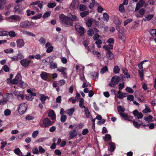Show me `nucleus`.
I'll return each mask as SVG.
<instances>
[{"mask_svg": "<svg viewBox=\"0 0 156 156\" xmlns=\"http://www.w3.org/2000/svg\"><path fill=\"white\" fill-rule=\"evenodd\" d=\"M41 78H48L51 77L50 74H48L45 72H42L41 74Z\"/></svg>", "mask_w": 156, "mask_h": 156, "instance_id": "412c9836", "label": "nucleus"}, {"mask_svg": "<svg viewBox=\"0 0 156 156\" xmlns=\"http://www.w3.org/2000/svg\"><path fill=\"white\" fill-rule=\"evenodd\" d=\"M51 13V11L47 12L43 15V17L44 18H46L50 16Z\"/></svg>", "mask_w": 156, "mask_h": 156, "instance_id": "e433bc0d", "label": "nucleus"}, {"mask_svg": "<svg viewBox=\"0 0 156 156\" xmlns=\"http://www.w3.org/2000/svg\"><path fill=\"white\" fill-rule=\"evenodd\" d=\"M145 12L146 10L144 8L141 9L139 11V14L143 17V16L144 14L145 13Z\"/></svg>", "mask_w": 156, "mask_h": 156, "instance_id": "58836bf2", "label": "nucleus"}, {"mask_svg": "<svg viewBox=\"0 0 156 156\" xmlns=\"http://www.w3.org/2000/svg\"><path fill=\"white\" fill-rule=\"evenodd\" d=\"M153 15H148L146 17H145L144 19V21H148L151 20L153 17Z\"/></svg>", "mask_w": 156, "mask_h": 156, "instance_id": "bb28decb", "label": "nucleus"}, {"mask_svg": "<svg viewBox=\"0 0 156 156\" xmlns=\"http://www.w3.org/2000/svg\"><path fill=\"white\" fill-rule=\"evenodd\" d=\"M4 112V115L6 116L9 115L11 113V111L8 109L5 110Z\"/></svg>", "mask_w": 156, "mask_h": 156, "instance_id": "c9c22d12", "label": "nucleus"}, {"mask_svg": "<svg viewBox=\"0 0 156 156\" xmlns=\"http://www.w3.org/2000/svg\"><path fill=\"white\" fill-rule=\"evenodd\" d=\"M92 3H91L89 6V8L90 9L92 8L94 5V4L95 3V0H91Z\"/></svg>", "mask_w": 156, "mask_h": 156, "instance_id": "0e129e2a", "label": "nucleus"}, {"mask_svg": "<svg viewBox=\"0 0 156 156\" xmlns=\"http://www.w3.org/2000/svg\"><path fill=\"white\" fill-rule=\"evenodd\" d=\"M89 12L87 11H83L80 13V15L82 17H84L88 15Z\"/></svg>", "mask_w": 156, "mask_h": 156, "instance_id": "72a5a7b5", "label": "nucleus"}, {"mask_svg": "<svg viewBox=\"0 0 156 156\" xmlns=\"http://www.w3.org/2000/svg\"><path fill=\"white\" fill-rule=\"evenodd\" d=\"M121 79H112L110 82L108 84V86L111 87H114L117 84Z\"/></svg>", "mask_w": 156, "mask_h": 156, "instance_id": "423d86ee", "label": "nucleus"}, {"mask_svg": "<svg viewBox=\"0 0 156 156\" xmlns=\"http://www.w3.org/2000/svg\"><path fill=\"white\" fill-rule=\"evenodd\" d=\"M39 41L40 43L44 44L46 42V40L43 37H41L39 40Z\"/></svg>", "mask_w": 156, "mask_h": 156, "instance_id": "69168bd1", "label": "nucleus"}, {"mask_svg": "<svg viewBox=\"0 0 156 156\" xmlns=\"http://www.w3.org/2000/svg\"><path fill=\"white\" fill-rule=\"evenodd\" d=\"M116 29L120 33H122L123 32V28L121 27L117 26Z\"/></svg>", "mask_w": 156, "mask_h": 156, "instance_id": "49530a36", "label": "nucleus"}, {"mask_svg": "<svg viewBox=\"0 0 156 156\" xmlns=\"http://www.w3.org/2000/svg\"><path fill=\"white\" fill-rule=\"evenodd\" d=\"M92 23V21L91 19H88L87 22L86 23V25L88 27H90L91 26Z\"/></svg>", "mask_w": 156, "mask_h": 156, "instance_id": "13d9d810", "label": "nucleus"}, {"mask_svg": "<svg viewBox=\"0 0 156 156\" xmlns=\"http://www.w3.org/2000/svg\"><path fill=\"white\" fill-rule=\"evenodd\" d=\"M119 114L121 115L125 120L132 121L133 119L132 116L128 115L126 113H120Z\"/></svg>", "mask_w": 156, "mask_h": 156, "instance_id": "6e6552de", "label": "nucleus"}, {"mask_svg": "<svg viewBox=\"0 0 156 156\" xmlns=\"http://www.w3.org/2000/svg\"><path fill=\"white\" fill-rule=\"evenodd\" d=\"M119 37L120 39L122 40L123 41H124L125 39V37L124 36H122V33H120L119 35Z\"/></svg>", "mask_w": 156, "mask_h": 156, "instance_id": "774afa93", "label": "nucleus"}, {"mask_svg": "<svg viewBox=\"0 0 156 156\" xmlns=\"http://www.w3.org/2000/svg\"><path fill=\"white\" fill-rule=\"evenodd\" d=\"M48 6L50 8H53L55 7L56 5V4L55 3H49L48 4Z\"/></svg>", "mask_w": 156, "mask_h": 156, "instance_id": "3c124183", "label": "nucleus"}, {"mask_svg": "<svg viewBox=\"0 0 156 156\" xmlns=\"http://www.w3.org/2000/svg\"><path fill=\"white\" fill-rule=\"evenodd\" d=\"M51 124V122L48 118H45L43 121V124H41L40 126L42 127H47Z\"/></svg>", "mask_w": 156, "mask_h": 156, "instance_id": "7ed1b4c3", "label": "nucleus"}, {"mask_svg": "<svg viewBox=\"0 0 156 156\" xmlns=\"http://www.w3.org/2000/svg\"><path fill=\"white\" fill-rule=\"evenodd\" d=\"M104 140L105 141L108 142L111 140V136L108 134H106L104 137Z\"/></svg>", "mask_w": 156, "mask_h": 156, "instance_id": "c85d7f7f", "label": "nucleus"}, {"mask_svg": "<svg viewBox=\"0 0 156 156\" xmlns=\"http://www.w3.org/2000/svg\"><path fill=\"white\" fill-rule=\"evenodd\" d=\"M77 134V133L76 130H73L70 132L69 137L71 139H73L76 136Z\"/></svg>", "mask_w": 156, "mask_h": 156, "instance_id": "a211bd4d", "label": "nucleus"}, {"mask_svg": "<svg viewBox=\"0 0 156 156\" xmlns=\"http://www.w3.org/2000/svg\"><path fill=\"white\" fill-rule=\"evenodd\" d=\"M127 93H124L122 92L120 90L118 91L117 97V98L119 99H122L124 97H126L127 95Z\"/></svg>", "mask_w": 156, "mask_h": 156, "instance_id": "f8f14e48", "label": "nucleus"}, {"mask_svg": "<svg viewBox=\"0 0 156 156\" xmlns=\"http://www.w3.org/2000/svg\"><path fill=\"white\" fill-rule=\"evenodd\" d=\"M18 85L20 87L24 88L28 86L27 84L22 80H20Z\"/></svg>", "mask_w": 156, "mask_h": 156, "instance_id": "dca6fc26", "label": "nucleus"}, {"mask_svg": "<svg viewBox=\"0 0 156 156\" xmlns=\"http://www.w3.org/2000/svg\"><path fill=\"white\" fill-rule=\"evenodd\" d=\"M79 4V2L78 0H73L70 5V9L72 10L77 9L78 8Z\"/></svg>", "mask_w": 156, "mask_h": 156, "instance_id": "f03ea898", "label": "nucleus"}, {"mask_svg": "<svg viewBox=\"0 0 156 156\" xmlns=\"http://www.w3.org/2000/svg\"><path fill=\"white\" fill-rule=\"evenodd\" d=\"M75 28L76 30L79 33L81 34V36H82L84 33V28L80 26L77 24H76L75 25Z\"/></svg>", "mask_w": 156, "mask_h": 156, "instance_id": "0eeeda50", "label": "nucleus"}, {"mask_svg": "<svg viewBox=\"0 0 156 156\" xmlns=\"http://www.w3.org/2000/svg\"><path fill=\"white\" fill-rule=\"evenodd\" d=\"M32 152L34 154H38L39 153L37 147L32 149Z\"/></svg>", "mask_w": 156, "mask_h": 156, "instance_id": "e2e57ef3", "label": "nucleus"}, {"mask_svg": "<svg viewBox=\"0 0 156 156\" xmlns=\"http://www.w3.org/2000/svg\"><path fill=\"white\" fill-rule=\"evenodd\" d=\"M117 109L119 112L120 111L122 112H124L125 110V109L121 105L119 106Z\"/></svg>", "mask_w": 156, "mask_h": 156, "instance_id": "a18cd8bd", "label": "nucleus"}, {"mask_svg": "<svg viewBox=\"0 0 156 156\" xmlns=\"http://www.w3.org/2000/svg\"><path fill=\"white\" fill-rule=\"evenodd\" d=\"M94 33V30L91 29H90L87 31V34L89 36H92Z\"/></svg>", "mask_w": 156, "mask_h": 156, "instance_id": "de8ad7c7", "label": "nucleus"}, {"mask_svg": "<svg viewBox=\"0 0 156 156\" xmlns=\"http://www.w3.org/2000/svg\"><path fill=\"white\" fill-rule=\"evenodd\" d=\"M109 144L110 146V151L111 152L114 151L115 148V144L111 141L109 143Z\"/></svg>", "mask_w": 156, "mask_h": 156, "instance_id": "6ab92c4d", "label": "nucleus"}, {"mask_svg": "<svg viewBox=\"0 0 156 156\" xmlns=\"http://www.w3.org/2000/svg\"><path fill=\"white\" fill-rule=\"evenodd\" d=\"M80 9L81 11H83L86 9V6L83 4H81L80 6Z\"/></svg>", "mask_w": 156, "mask_h": 156, "instance_id": "4d7b16f0", "label": "nucleus"}, {"mask_svg": "<svg viewBox=\"0 0 156 156\" xmlns=\"http://www.w3.org/2000/svg\"><path fill=\"white\" fill-rule=\"evenodd\" d=\"M59 18L61 23L66 27L71 26L73 24L72 20L69 16L68 17L63 14H62L59 15Z\"/></svg>", "mask_w": 156, "mask_h": 156, "instance_id": "f257e3e1", "label": "nucleus"}, {"mask_svg": "<svg viewBox=\"0 0 156 156\" xmlns=\"http://www.w3.org/2000/svg\"><path fill=\"white\" fill-rule=\"evenodd\" d=\"M17 46L19 48L22 47L24 45V42L22 39H20L16 41Z\"/></svg>", "mask_w": 156, "mask_h": 156, "instance_id": "2eb2a0df", "label": "nucleus"}, {"mask_svg": "<svg viewBox=\"0 0 156 156\" xmlns=\"http://www.w3.org/2000/svg\"><path fill=\"white\" fill-rule=\"evenodd\" d=\"M66 68L63 67L58 68L57 70L62 73L63 74H66Z\"/></svg>", "mask_w": 156, "mask_h": 156, "instance_id": "5701e85b", "label": "nucleus"}, {"mask_svg": "<svg viewBox=\"0 0 156 156\" xmlns=\"http://www.w3.org/2000/svg\"><path fill=\"white\" fill-rule=\"evenodd\" d=\"M9 18L15 20H16L19 21L21 20L20 17L18 15H11L9 17Z\"/></svg>", "mask_w": 156, "mask_h": 156, "instance_id": "f3484780", "label": "nucleus"}, {"mask_svg": "<svg viewBox=\"0 0 156 156\" xmlns=\"http://www.w3.org/2000/svg\"><path fill=\"white\" fill-rule=\"evenodd\" d=\"M31 25V23L28 21H25L21 22L20 24V27L22 28H29Z\"/></svg>", "mask_w": 156, "mask_h": 156, "instance_id": "9d476101", "label": "nucleus"}, {"mask_svg": "<svg viewBox=\"0 0 156 156\" xmlns=\"http://www.w3.org/2000/svg\"><path fill=\"white\" fill-rule=\"evenodd\" d=\"M146 61H147L146 60L142 61L138 65V66L139 68L138 71L141 78H143L144 76L143 69L142 65L144 62Z\"/></svg>", "mask_w": 156, "mask_h": 156, "instance_id": "39448f33", "label": "nucleus"}, {"mask_svg": "<svg viewBox=\"0 0 156 156\" xmlns=\"http://www.w3.org/2000/svg\"><path fill=\"white\" fill-rule=\"evenodd\" d=\"M8 32L5 31H0V36H4L5 35H8Z\"/></svg>", "mask_w": 156, "mask_h": 156, "instance_id": "a19ab883", "label": "nucleus"}, {"mask_svg": "<svg viewBox=\"0 0 156 156\" xmlns=\"http://www.w3.org/2000/svg\"><path fill=\"white\" fill-rule=\"evenodd\" d=\"M14 153L18 155H20V154H22L20 149L18 148H17L14 150Z\"/></svg>", "mask_w": 156, "mask_h": 156, "instance_id": "473e14b6", "label": "nucleus"}, {"mask_svg": "<svg viewBox=\"0 0 156 156\" xmlns=\"http://www.w3.org/2000/svg\"><path fill=\"white\" fill-rule=\"evenodd\" d=\"M38 152L39 153L41 154H42L45 152V150L41 146H39L38 147Z\"/></svg>", "mask_w": 156, "mask_h": 156, "instance_id": "79ce46f5", "label": "nucleus"}, {"mask_svg": "<svg viewBox=\"0 0 156 156\" xmlns=\"http://www.w3.org/2000/svg\"><path fill=\"white\" fill-rule=\"evenodd\" d=\"M123 73L126 76V78H129L130 77V76L127 70L126 69L124 68L122 70Z\"/></svg>", "mask_w": 156, "mask_h": 156, "instance_id": "cd10ccee", "label": "nucleus"}, {"mask_svg": "<svg viewBox=\"0 0 156 156\" xmlns=\"http://www.w3.org/2000/svg\"><path fill=\"white\" fill-rule=\"evenodd\" d=\"M126 91L129 93H132L133 92V90L129 87H127L126 88Z\"/></svg>", "mask_w": 156, "mask_h": 156, "instance_id": "603ef678", "label": "nucleus"}, {"mask_svg": "<svg viewBox=\"0 0 156 156\" xmlns=\"http://www.w3.org/2000/svg\"><path fill=\"white\" fill-rule=\"evenodd\" d=\"M39 133L38 131L36 130L34 131L32 134V136L33 138H35L37 136V135Z\"/></svg>", "mask_w": 156, "mask_h": 156, "instance_id": "c03bdc74", "label": "nucleus"}, {"mask_svg": "<svg viewBox=\"0 0 156 156\" xmlns=\"http://www.w3.org/2000/svg\"><path fill=\"white\" fill-rule=\"evenodd\" d=\"M70 17L71 18V19L72 20V22H73V21H76L78 20L77 17L75 15H71V17Z\"/></svg>", "mask_w": 156, "mask_h": 156, "instance_id": "6e6d98bb", "label": "nucleus"}, {"mask_svg": "<svg viewBox=\"0 0 156 156\" xmlns=\"http://www.w3.org/2000/svg\"><path fill=\"white\" fill-rule=\"evenodd\" d=\"M107 57L108 59H112L113 58V54L111 51H107Z\"/></svg>", "mask_w": 156, "mask_h": 156, "instance_id": "aec40b11", "label": "nucleus"}, {"mask_svg": "<svg viewBox=\"0 0 156 156\" xmlns=\"http://www.w3.org/2000/svg\"><path fill=\"white\" fill-rule=\"evenodd\" d=\"M23 9L20 7V5L19 4H17L16 5L13 9V12L15 13H18L20 14H23Z\"/></svg>", "mask_w": 156, "mask_h": 156, "instance_id": "1a4fd4ad", "label": "nucleus"}, {"mask_svg": "<svg viewBox=\"0 0 156 156\" xmlns=\"http://www.w3.org/2000/svg\"><path fill=\"white\" fill-rule=\"evenodd\" d=\"M18 79H7V82L8 84L9 85L16 84L18 83Z\"/></svg>", "mask_w": 156, "mask_h": 156, "instance_id": "9b49d317", "label": "nucleus"}, {"mask_svg": "<svg viewBox=\"0 0 156 156\" xmlns=\"http://www.w3.org/2000/svg\"><path fill=\"white\" fill-rule=\"evenodd\" d=\"M50 67L51 69H54L57 67V65L56 63H54L51 61L50 64Z\"/></svg>", "mask_w": 156, "mask_h": 156, "instance_id": "2f4dec72", "label": "nucleus"}, {"mask_svg": "<svg viewBox=\"0 0 156 156\" xmlns=\"http://www.w3.org/2000/svg\"><path fill=\"white\" fill-rule=\"evenodd\" d=\"M108 67L107 66H104L101 69L100 73L101 74H103L108 70Z\"/></svg>", "mask_w": 156, "mask_h": 156, "instance_id": "7c9ffc66", "label": "nucleus"}, {"mask_svg": "<svg viewBox=\"0 0 156 156\" xmlns=\"http://www.w3.org/2000/svg\"><path fill=\"white\" fill-rule=\"evenodd\" d=\"M74 111V109L72 108L68 109L66 111V113L69 116H72Z\"/></svg>", "mask_w": 156, "mask_h": 156, "instance_id": "393cba45", "label": "nucleus"}, {"mask_svg": "<svg viewBox=\"0 0 156 156\" xmlns=\"http://www.w3.org/2000/svg\"><path fill=\"white\" fill-rule=\"evenodd\" d=\"M9 35L11 37H14L16 34L15 32L13 31H11L8 32V35Z\"/></svg>", "mask_w": 156, "mask_h": 156, "instance_id": "f704fd0d", "label": "nucleus"}, {"mask_svg": "<svg viewBox=\"0 0 156 156\" xmlns=\"http://www.w3.org/2000/svg\"><path fill=\"white\" fill-rule=\"evenodd\" d=\"M145 1L144 0H140L138 3L137 5H140L141 7L143 6L144 5V4Z\"/></svg>", "mask_w": 156, "mask_h": 156, "instance_id": "680f3d73", "label": "nucleus"}, {"mask_svg": "<svg viewBox=\"0 0 156 156\" xmlns=\"http://www.w3.org/2000/svg\"><path fill=\"white\" fill-rule=\"evenodd\" d=\"M119 11L121 12H123L124 11V7L123 5L122 4H120L119 5Z\"/></svg>", "mask_w": 156, "mask_h": 156, "instance_id": "864d4df0", "label": "nucleus"}, {"mask_svg": "<svg viewBox=\"0 0 156 156\" xmlns=\"http://www.w3.org/2000/svg\"><path fill=\"white\" fill-rule=\"evenodd\" d=\"M150 33L152 36H154L156 34V30L155 29L151 30L150 31Z\"/></svg>", "mask_w": 156, "mask_h": 156, "instance_id": "5fc2aeb1", "label": "nucleus"}, {"mask_svg": "<svg viewBox=\"0 0 156 156\" xmlns=\"http://www.w3.org/2000/svg\"><path fill=\"white\" fill-rule=\"evenodd\" d=\"M119 70L120 69L119 66H115L114 68L113 71L114 73H119Z\"/></svg>", "mask_w": 156, "mask_h": 156, "instance_id": "ea45409f", "label": "nucleus"}, {"mask_svg": "<svg viewBox=\"0 0 156 156\" xmlns=\"http://www.w3.org/2000/svg\"><path fill=\"white\" fill-rule=\"evenodd\" d=\"M27 109V107L24 104H21L20 105L18 108L19 113L20 115H23L25 113Z\"/></svg>", "mask_w": 156, "mask_h": 156, "instance_id": "20e7f679", "label": "nucleus"}, {"mask_svg": "<svg viewBox=\"0 0 156 156\" xmlns=\"http://www.w3.org/2000/svg\"><path fill=\"white\" fill-rule=\"evenodd\" d=\"M151 112V110L150 109L149 107L146 108L145 109H144L142 111L144 113L150 112Z\"/></svg>", "mask_w": 156, "mask_h": 156, "instance_id": "09e8293b", "label": "nucleus"}, {"mask_svg": "<svg viewBox=\"0 0 156 156\" xmlns=\"http://www.w3.org/2000/svg\"><path fill=\"white\" fill-rule=\"evenodd\" d=\"M34 119V116L30 115L27 116L25 118L28 121L32 120Z\"/></svg>", "mask_w": 156, "mask_h": 156, "instance_id": "37998d69", "label": "nucleus"}, {"mask_svg": "<svg viewBox=\"0 0 156 156\" xmlns=\"http://www.w3.org/2000/svg\"><path fill=\"white\" fill-rule=\"evenodd\" d=\"M48 116L51 118L52 120H54L56 119V115L53 110H51L48 113Z\"/></svg>", "mask_w": 156, "mask_h": 156, "instance_id": "ddd939ff", "label": "nucleus"}, {"mask_svg": "<svg viewBox=\"0 0 156 156\" xmlns=\"http://www.w3.org/2000/svg\"><path fill=\"white\" fill-rule=\"evenodd\" d=\"M103 48L105 49L107 51H110L109 50L112 49L113 48V46L111 44H109L107 45H104Z\"/></svg>", "mask_w": 156, "mask_h": 156, "instance_id": "b1692460", "label": "nucleus"}, {"mask_svg": "<svg viewBox=\"0 0 156 156\" xmlns=\"http://www.w3.org/2000/svg\"><path fill=\"white\" fill-rule=\"evenodd\" d=\"M48 97L45 96L44 94H41L40 95V99L43 104H45V101Z\"/></svg>", "mask_w": 156, "mask_h": 156, "instance_id": "a878e982", "label": "nucleus"}, {"mask_svg": "<svg viewBox=\"0 0 156 156\" xmlns=\"http://www.w3.org/2000/svg\"><path fill=\"white\" fill-rule=\"evenodd\" d=\"M84 112L87 118H89L91 116V118L92 119V117L90 113L87 108H86L85 109H84Z\"/></svg>", "mask_w": 156, "mask_h": 156, "instance_id": "4be33fe9", "label": "nucleus"}, {"mask_svg": "<svg viewBox=\"0 0 156 156\" xmlns=\"http://www.w3.org/2000/svg\"><path fill=\"white\" fill-rule=\"evenodd\" d=\"M30 62L27 59H24L20 61V63L23 66L27 67L28 66Z\"/></svg>", "mask_w": 156, "mask_h": 156, "instance_id": "4468645a", "label": "nucleus"}, {"mask_svg": "<svg viewBox=\"0 0 156 156\" xmlns=\"http://www.w3.org/2000/svg\"><path fill=\"white\" fill-rule=\"evenodd\" d=\"M103 17L104 19V20L106 22L108 21L109 19V16L107 13H104L103 14Z\"/></svg>", "mask_w": 156, "mask_h": 156, "instance_id": "c756f323", "label": "nucleus"}, {"mask_svg": "<svg viewBox=\"0 0 156 156\" xmlns=\"http://www.w3.org/2000/svg\"><path fill=\"white\" fill-rule=\"evenodd\" d=\"M54 153L58 156H60L62 154V152L59 149H56L54 151Z\"/></svg>", "mask_w": 156, "mask_h": 156, "instance_id": "052dcab7", "label": "nucleus"}, {"mask_svg": "<svg viewBox=\"0 0 156 156\" xmlns=\"http://www.w3.org/2000/svg\"><path fill=\"white\" fill-rule=\"evenodd\" d=\"M42 16V15L41 14H37V15H35V16H33L32 18V19H35L37 20V19L40 18Z\"/></svg>", "mask_w": 156, "mask_h": 156, "instance_id": "4c0bfd02", "label": "nucleus"}, {"mask_svg": "<svg viewBox=\"0 0 156 156\" xmlns=\"http://www.w3.org/2000/svg\"><path fill=\"white\" fill-rule=\"evenodd\" d=\"M66 116L65 115H62L61 117V122H65L66 119Z\"/></svg>", "mask_w": 156, "mask_h": 156, "instance_id": "bf43d9fd", "label": "nucleus"}, {"mask_svg": "<svg viewBox=\"0 0 156 156\" xmlns=\"http://www.w3.org/2000/svg\"><path fill=\"white\" fill-rule=\"evenodd\" d=\"M132 122H133V125L136 128H139L140 127V125L139 124H138L137 122H135L134 120V119L132 120Z\"/></svg>", "mask_w": 156, "mask_h": 156, "instance_id": "8fccbe9b", "label": "nucleus"}, {"mask_svg": "<svg viewBox=\"0 0 156 156\" xmlns=\"http://www.w3.org/2000/svg\"><path fill=\"white\" fill-rule=\"evenodd\" d=\"M4 51L6 53L9 52L12 53L13 52V50L12 48L6 49L4 50Z\"/></svg>", "mask_w": 156, "mask_h": 156, "instance_id": "338daca9", "label": "nucleus"}]
</instances>
